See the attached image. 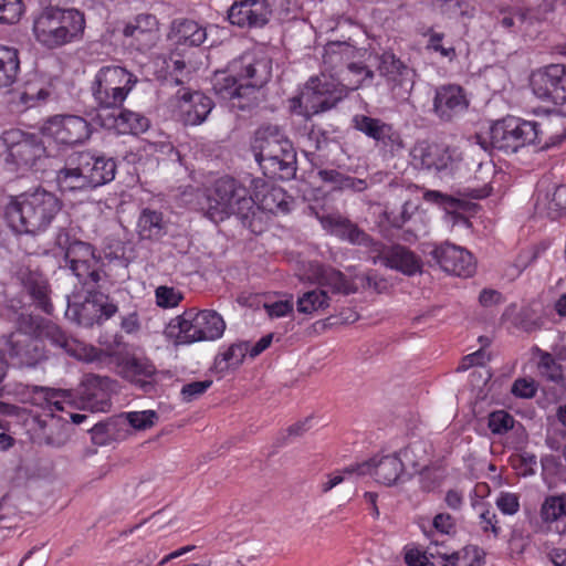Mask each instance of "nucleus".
<instances>
[{
  "label": "nucleus",
  "instance_id": "obj_1",
  "mask_svg": "<svg viewBox=\"0 0 566 566\" xmlns=\"http://www.w3.org/2000/svg\"><path fill=\"white\" fill-rule=\"evenodd\" d=\"M374 72L366 65L352 60L340 72L312 77L306 83L302 93L305 112L307 115L318 114L334 107L349 91L358 90L367 81L371 82Z\"/></svg>",
  "mask_w": 566,
  "mask_h": 566
},
{
  "label": "nucleus",
  "instance_id": "obj_2",
  "mask_svg": "<svg viewBox=\"0 0 566 566\" xmlns=\"http://www.w3.org/2000/svg\"><path fill=\"white\" fill-rule=\"evenodd\" d=\"M231 214L237 216L252 233L260 234L265 230L264 214L255 207L249 190L234 178L222 177L216 181L208 197L206 216L217 223Z\"/></svg>",
  "mask_w": 566,
  "mask_h": 566
},
{
  "label": "nucleus",
  "instance_id": "obj_3",
  "mask_svg": "<svg viewBox=\"0 0 566 566\" xmlns=\"http://www.w3.org/2000/svg\"><path fill=\"white\" fill-rule=\"evenodd\" d=\"M106 378L93 374H87L81 382L75 394L72 390L55 389L50 387H39L35 389L38 399H42L43 408L48 409L52 416L55 412H64L66 417L60 418L64 421L71 420L80 424L87 419L86 415L74 412L77 408H90L92 410L104 411L106 405Z\"/></svg>",
  "mask_w": 566,
  "mask_h": 566
},
{
  "label": "nucleus",
  "instance_id": "obj_4",
  "mask_svg": "<svg viewBox=\"0 0 566 566\" xmlns=\"http://www.w3.org/2000/svg\"><path fill=\"white\" fill-rule=\"evenodd\" d=\"M61 209L54 193L39 188L10 197L4 217L15 232L35 234L45 231Z\"/></svg>",
  "mask_w": 566,
  "mask_h": 566
},
{
  "label": "nucleus",
  "instance_id": "obj_5",
  "mask_svg": "<svg viewBox=\"0 0 566 566\" xmlns=\"http://www.w3.org/2000/svg\"><path fill=\"white\" fill-rule=\"evenodd\" d=\"M489 136L492 148L513 154L518 148L531 144L538 145L541 148L555 146L565 137V129L562 127L553 133V125L549 122L537 123L507 117L494 123Z\"/></svg>",
  "mask_w": 566,
  "mask_h": 566
},
{
  "label": "nucleus",
  "instance_id": "obj_6",
  "mask_svg": "<svg viewBox=\"0 0 566 566\" xmlns=\"http://www.w3.org/2000/svg\"><path fill=\"white\" fill-rule=\"evenodd\" d=\"M253 148L263 174L272 179L290 180L296 174V151L277 125L261 126Z\"/></svg>",
  "mask_w": 566,
  "mask_h": 566
},
{
  "label": "nucleus",
  "instance_id": "obj_7",
  "mask_svg": "<svg viewBox=\"0 0 566 566\" xmlns=\"http://www.w3.org/2000/svg\"><path fill=\"white\" fill-rule=\"evenodd\" d=\"M84 29V14L78 10L49 6L34 15L32 33L41 46L55 50L78 40Z\"/></svg>",
  "mask_w": 566,
  "mask_h": 566
},
{
  "label": "nucleus",
  "instance_id": "obj_8",
  "mask_svg": "<svg viewBox=\"0 0 566 566\" xmlns=\"http://www.w3.org/2000/svg\"><path fill=\"white\" fill-rule=\"evenodd\" d=\"M105 166L106 161L102 157L95 158L88 151L78 153L59 171V189L69 192L102 186L106 184Z\"/></svg>",
  "mask_w": 566,
  "mask_h": 566
},
{
  "label": "nucleus",
  "instance_id": "obj_9",
  "mask_svg": "<svg viewBox=\"0 0 566 566\" xmlns=\"http://www.w3.org/2000/svg\"><path fill=\"white\" fill-rule=\"evenodd\" d=\"M0 144L7 154V163L21 170L32 169L46 155L44 142L36 134L20 128L3 130Z\"/></svg>",
  "mask_w": 566,
  "mask_h": 566
},
{
  "label": "nucleus",
  "instance_id": "obj_10",
  "mask_svg": "<svg viewBox=\"0 0 566 566\" xmlns=\"http://www.w3.org/2000/svg\"><path fill=\"white\" fill-rule=\"evenodd\" d=\"M171 327L179 329L180 343H195L200 340H214L223 335L226 323L220 314L212 310L195 312L186 311L175 318Z\"/></svg>",
  "mask_w": 566,
  "mask_h": 566
},
{
  "label": "nucleus",
  "instance_id": "obj_11",
  "mask_svg": "<svg viewBox=\"0 0 566 566\" xmlns=\"http://www.w3.org/2000/svg\"><path fill=\"white\" fill-rule=\"evenodd\" d=\"M230 71L239 75L248 101L255 105V93L272 77V60L264 55L245 53L230 62Z\"/></svg>",
  "mask_w": 566,
  "mask_h": 566
},
{
  "label": "nucleus",
  "instance_id": "obj_12",
  "mask_svg": "<svg viewBox=\"0 0 566 566\" xmlns=\"http://www.w3.org/2000/svg\"><path fill=\"white\" fill-rule=\"evenodd\" d=\"M40 133L49 144L71 147L87 139L91 129L90 124L81 116L55 115L43 123Z\"/></svg>",
  "mask_w": 566,
  "mask_h": 566
},
{
  "label": "nucleus",
  "instance_id": "obj_13",
  "mask_svg": "<svg viewBox=\"0 0 566 566\" xmlns=\"http://www.w3.org/2000/svg\"><path fill=\"white\" fill-rule=\"evenodd\" d=\"M374 65L397 101L408 99L415 84V72L391 52L375 54Z\"/></svg>",
  "mask_w": 566,
  "mask_h": 566
},
{
  "label": "nucleus",
  "instance_id": "obj_14",
  "mask_svg": "<svg viewBox=\"0 0 566 566\" xmlns=\"http://www.w3.org/2000/svg\"><path fill=\"white\" fill-rule=\"evenodd\" d=\"M65 260L78 283L83 286H97L104 264L101 258L95 255L91 244L78 240L69 243L65 248Z\"/></svg>",
  "mask_w": 566,
  "mask_h": 566
},
{
  "label": "nucleus",
  "instance_id": "obj_15",
  "mask_svg": "<svg viewBox=\"0 0 566 566\" xmlns=\"http://www.w3.org/2000/svg\"><path fill=\"white\" fill-rule=\"evenodd\" d=\"M533 94L543 102L566 104V66L551 64L534 71L530 78Z\"/></svg>",
  "mask_w": 566,
  "mask_h": 566
},
{
  "label": "nucleus",
  "instance_id": "obj_16",
  "mask_svg": "<svg viewBox=\"0 0 566 566\" xmlns=\"http://www.w3.org/2000/svg\"><path fill=\"white\" fill-rule=\"evenodd\" d=\"M108 366L129 381H139L138 377L148 378L156 373L154 364L147 358H137L132 354L118 335L114 336V347H108Z\"/></svg>",
  "mask_w": 566,
  "mask_h": 566
},
{
  "label": "nucleus",
  "instance_id": "obj_17",
  "mask_svg": "<svg viewBox=\"0 0 566 566\" xmlns=\"http://www.w3.org/2000/svg\"><path fill=\"white\" fill-rule=\"evenodd\" d=\"M4 352L14 367H33L45 356L43 340L20 329L3 336Z\"/></svg>",
  "mask_w": 566,
  "mask_h": 566
},
{
  "label": "nucleus",
  "instance_id": "obj_18",
  "mask_svg": "<svg viewBox=\"0 0 566 566\" xmlns=\"http://www.w3.org/2000/svg\"><path fill=\"white\" fill-rule=\"evenodd\" d=\"M171 102L179 109L180 120L185 125H200L214 107L213 101L198 91L180 88L176 92Z\"/></svg>",
  "mask_w": 566,
  "mask_h": 566
},
{
  "label": "nucleus",
  "instance_id": "obj_19",
  "mask_svg": "<svg viewBox=\"0 0 566 566\" xmlns=\"http://www.w3.org/2000/svg\"><path fill=\"white\" fill-rule=\"evenodd\" d=\"M353 126L369 138H373L380 148L390 153L391 156L403 148L400 134L394 129L392 125L379 118L357 114L353 117Z\"/></svg>",
  "mask_w": 566,
  "mask_h": 566
},
{
  "label": "nucleus",
  "instance_id": "obj_20",
  "mask_svg": "<svg viewBox=\"0 0 566 566\" xmlns=\"http://www.w3.org/2000/svg\"><path fill=\"white\" fill-rule=\"evenodd\" d=\"M307 280L327 290V295L347 296L357 292L355 282L339 270L319 262H310L305 272Z\"/></svg>",
  "mask_w": 566,
  "mask_h": 566
},
{
  "label": "nucleus",
  "instance_id": "obj_21",
  "mask_svg": "<svg viewBox=\"0 0 566 566\" xmlns=\"http://www.w3.org/2000/svg\"><path fill=\"white\" fill-rule=\"evenodd\" d=\"M97 287H99L98 284ZM83 289L87 295L80 304L69 303L66 316L85 327L99 325L106 315V296L96 286L86 285Z\"/></svg>",
  "mask_w": 566,
  "mask_h": 566
},
{
  "label": "nucleus",
  "instance_id": "obj_22",
  "mask_svg": "<svg viewBox=\"0 0 566 566\" xmlns=\"http://www.w3.org/2000/svg\"><path fill=\"white\" fill-rule=\"evenodd\" d=\"M429 254L448 273L467 277L475 271L473 255L468 250L449 242L436 245Z\"/></svg>",
  "mask_w": 566,
  "mask_h": 566
},
{
  "label": "nucleus",
  "instance_id": "obj_23",
  "mask_svg": "<svg viewBox=\"0 0 566 566\" xmlns=\"http://www.w3.org/2000/svg\"><path fill=\"white\" fill-rule=\"evenodd\" d=\"M117 31H122L125 38H130V45L140 52L149 51L159 40L158 21L153 14H139L122 29L115 25L112 33L115 34Z\"/></svg>",
  "mask_w": 566,
  "mask_h": 566
},
{
  "label": "nucleus",
  "instance_id": "obj_24",
  "mask_svg": "<svg viewBox=\"0 0 566 566\" xmlns=\"http://www.w3.org/2000/svg\"><path fill=\"white\" fill-rule=\"evenodd\" d=\"M469 99L459 85H443L437 88L433 112L443 122H451L467 112Z\"/></svg>",
  "mask_w": 566,
  "mask_h": 566
},
{
  "label": "nucleus",
  "instance_id": "obj_25",
  "mask_svg": "<svg viewBox=\"0 0 566 566\" xmlns=\"http://www.w3.org/2000/svg\"><path fill=\"white\" fill-rule=\"evenodd\" d=\"M413 160L423 169L449 174L454 160L449 147L441 144L419 143L412 150Z\"/></svg>",
  "mask_w": 566,
  "mask_h": 566
},
{
  "label": "nucleus",
  "instance_id": "obj_26",
  "mask_svg": "<svg viewBox=\"0 0 566 566\" xmlns=\"http://www.w3.org/2000/svg\"><path fill=\"white\" fill-rule=\"evenodd\" d=\"M228 19L240 28H261L270 20V9L264 0H243L230 7Z\"/></svg>",
  "mask_w": 566,
  "mask_h": 566
},
{
  "label": "nucleus",
  "instance_id": "obj_27",
  "mask_svg": "<svg viewBox=\"0 0 566 566\" xmlns=\"http://www.w3.org/2000/svg\"><path fill=\"white\" fill-rule=\"evenodd\" d=\"M212 87L221 98L231 101L233 108L245 111L253 107V103L248 101L239 75L230 71V64L226 70L214 73Z\"/></svg>",
  "mask_w": 566,
  "mask_h": 566
},
{
  "label": "nucleus",
  "instance_id": "obj_28",
  "mask_svg": "<svg viewBox=\"0 0 566 566\" xmlns=\"http://www.w3.org/2000/svg\"><path fill=\"white\" fill-rule=\"evenodd\" d=\"M412 447H408L399 452V454H388L380 458H374L366 463L370 464L369 472L373 474L378 483L384 485L395 484L403 473L402 458L409 460L410 454H413Z\"/></svg>",
  "mask_w": 566,
  "mask_h": 566
},
{
  "label": "nucleus",
  "instance_id": "obj_29",
  "mask_svg": "<svg viewBox=\"0 0 566 566\" xmlns=\"http://www.w3.org/2000/svg\"><path fill=\"white\" fill-rule=\"evenodd\" d=\"M378 258L385 266L407 276L422 272V261L420 256L401 244L385 248Z\"/></svg>",
  "mask_w": 566,
  "mask_h": 566
},
{
  "label": "nucleus",
  "instance_id": "obj_30",
  "mask_svg": "<svg viewBox=\"0 0 566 566\" xmlns=\"http://www.w3.org/2000/svg\"><path fill=\"white\" fill-rule=\"evenodd\" d=\"M319 220L324 229L352 244L370 247L374 243L371 237L348 218L329 214L322 217Z\"/></svg>",
  "mask_w": 566,
  "mask_h": 566
},
{
  "label": "nucleus",
  "instance_id": "obj_31",
  "mask_svg": "<svg viewBox=\"0 0 566 566\" xmlns=\"http://www.w3.org/2000/svg\"><path fill=\"white\" fill-rule=\"evenodd\" d=\"M43 336L53 345L64 349L67 354L85 361H95L101 358L102 352L91 346L86 347L76 343L55 324H46L42 331Z\"/></svg>",
  "mask_w": 566,
  "mask_h": 566
},
{
  "label": "nucleus",
  "instance_id": "obj_32",
  "mask_svg": "<svg viewBox=\"0 0 566 566\" xmlns=\"http://www.w3.org/2000/svg\"><path fill=\"white\" fill-rule=\"evenodd\" d=\"M363 55V51L357 49L349 41H329L324 46L323 53V67L322 73L328 72L329 75L334 74V78L337 72L348 64L352 60Z\"/></svg>",
  "mask_w": 566,
  "mask_h": 566
},
{
  "label": "nucleus",
  "instance_id": "obj_33",
  "mask_svg": "<svg viewBox=\"0 0 566 566\" xmlns=\"http://www.w3.org/2000/svg\"><path fill=\"white\" fill-rule=\"evenodd\" d=\"M254 185V201L255 207L264 214V222L266 223V213L269 212H287L290 210L289 202L285 199V192L281 188L269 187L264 180L255 179Z\"/></svg>",
  "mask_w": 566,
  "mask_h": 566
},
{
  "label": "nucleus",
  "instance_id": "obj_34",
  "mask_svg": "<svg viewBox=\"0 0 566 566\" xmlns=\"http://www.w3.org/2000/svg\"><path fill=\"white\" fill-rule=\"evenodd\" d=\"M108 108L113 109L108 113V119L113 118V128L117 134L138 135L145 133L149 127L148 118L139 113L127 109L120 111L109 104Z\"/></svg>",
  "mask_w": 566,
  "mask_h": 566
},
{
  "label": "nucleus",
  "instance_id": "obj_35",
  "mask_svg": "<svg viewBox=\"0 0 566 566\" xmlns=\"http://www.w3.org/2000/svg\"><path fill=\"white\" fill-rule=\"evenodd\" d=\"M137 77L122 66H108V85L112 87V105L119 106L137 83Z\"/></svg>",
  "mask_w": 566,
  "mask_h": 566
},
{
  "label": "nucleus",
  "instance_id": "obj_36",
  "mask_svg": "<svg viewBox=\"0 0 566 566\" xmlns=\"http://www.w3.org/2000/svg\"><path fill=\"white\" fill-rule=\"evenodd\" d=\"M495 175V166L492 161L481 163L470 185L463 189V195L473 199H483L491 193L492 179Z\"/></svg>",
  "mask_w": 566,
  "mask_h": 566
},
{
  "label": "nucleus",
  "instance_id": "obj_37",
  "mask_svg": "<svg viewBox=\"0 0 566 566\" xmlns=\"http://www.w3.org/2000/svg\"><path fill=\"white\" fill-rule=\"evenodd\" d=\"M22 283L36 306L46 314H52L53 305L49 298V285L43 275L29 272L22 276Z\"/></svg>",
  "mask_w": 566,
  "mask_h": 566
},
{
  "label": "nucleus",
  "instance_id": "obj_38",
  "mask_svg": "<svg viewBox=\"0 0 566 566\" xmlns=\"http://www.w3.org/2000/svg\"><path fill=\"white\" fill-rule=\"evenodd\" d=\"M20 72V54L13 46L0 44V88L15 83Z\"/></svg>",
  "mask_w": 566,
  "mask_h": 566
},
{
  "label": "nucleus",
  "instance_id": "obj_39",
  "mask_svg": "<svg viewBox=\"0 0 566 566\" xmlns=\"http://www.w3.org/2000/svg\"><path fill=\"white\" fill-rule=\"evenodd\" d=\"M174 36L176 43L188 46H199L207 39L206 29L193 20H180L174 22Z\"/></svg>",
  "mask_w": 566,
  "mask_h": 566
},
{
  "label": "nucleus",
  "instance_id": "obj_40",
  "mask_svg": "<svg viewBox=\"0 0 566 566\" xmlns=\"http://www.w3.org/2000/svg\"><path fill=\"white\" fill-rule=\"evenodd\" d=\"M331 295H327V290L317 289L304 292L298 296L296 306L297 311L303 314H313L321 310H325L331 304Z\"/></svg>",
  "mask_w": 566,
  "mask_h": 566
},
{
  "label": "nucleus",
  "instance_id": "obj_41",
  "mask_svg": "<svg viewBox=\"0 0 566 566\" xmlns=\"http://www.w3.org/2000/svg\"><path fill=\"white\" fill-rule=\"evenodd\" d=\"M249 353V343L242 342L231 345L224 353L218 355L214 359V368L219 373H224L230 368L239 367Z\"/></svg>",
  "mask_w": 566,
  "mask_h": 566
},
{
  "label": "nucleus",
  "instance_id": "obj_42",
  "mask_svg": "<svg viewBox=\"0 0 566 566\" xmlns=\"http://www.w3.org/2000/svg\"><path fill=\"white\" fill-rule=\"evenodd\" d=\"M157 418V413L153 410L129 412L127 413L126 419H124L123 416L109 419L108 430L111 429V427L116 428L120 424H126V420L132 428L145 430L147 428L153 427Z\"/></svg>",
  "mask_w": 566,
  "mask_h": 566
},
{
  "label": "nucleus",
  "instance_id": "obj_43",
  "mask_svg": "<svg viewBox=\"0 0 566 566\" xmlns=\"http://www.w3.org/2000/svg\"><path fill=\"white\" fill-rule=\"evenodd\" d=\"M138 230L143 239L160 237L164 230L161 213L150 209H145L138 220Z\"/></svg>",
  "mask_w": 566,
  "mask_h": 566
},
{
  "label": "nucleus",
  "instance_id": "obj_44",
  "mask_svg": "<svg viewBox=\"0 0 566 566\" xmlns=\"http://www.w3.org/2000/svg\"><path fill=\"white\" fill-rule=\"evenodd\" d=\"M430 555L432 557L438 555L442 559L447 560L448 564L444 566H480L481 560L475 547H465L461 552H454L452 554L437 549L436 552H431Z\"/></svg>",
  "mask_w": 566,
  "mask_h": 566
},
{
  "label": "nucleus",
  "instance_id": "obj_45",
  "mask_svg": "<svg viewBox=\"0 0 566 566\" xmlns=\"http://www.w3.org/2000/svg\"><path fill=\"white\" fill-rule=\"evenodd\" d=\"M538 355L537 368L547 380L560 382L564 380L563 369L552 353L536 348Z\"/></svg>",
  "mask_w": 566,
  "mask_h": 566
},
{
  "label": "nucleus",
  "instance_id": "obj_46",
  "mask_svg": "<svg viewBox=\"0 0 566 566\" xmlns=\"http://www.w3.org/2000/svg\"><path fill=\"white\" fill-rule=\"evenodd\" d=\"M541 517L544 522H555L566 517L565 494L547 496L541 506Z\"/></svg>",
  "mask_w": 566,
  "mask_h": 566
},
{
  "label": "nucleus",
  "instance_id": "obj_47",
  "mask_svg": "<svg viewBox=\"0 0 566 566\" xmlns=\"http://www.w3.org/2000/svg\"><path fill=\"white\" fill-rule=\"evenodd\" d=\"M369 469L370 464L360 463L345 468L343 471L328 474L327 480L321 484V490L323 493H328L332 489L344 482L346 480V475H366V473L369 472Z\"/></svg>",
  "mask_w": 566,
  "mask_h": 566
},
{
  "label": "nucleus",
  "instance_id": "obj_48",
  "mask_svg": "<svg viewBox=\"0 0 566 566\" xmlns=\"http://www.w3.org/2000/svg\"><path fill=\"white\" fill-rule=\"evenodd\" d=\"M514 417L505 410L492 411L488 417V427L493 434L502 436L514 428Z\"/></svg>",
  "mask_w": 566,
  "mask_h": 566
},
{
  "label": "nucleus",
  "instance_id": "obj_49",
  "mask_svg": "<svg viewBox=\"0 0 566 566\" xmlns=\"http://www.w3.org/2000/svg\"><path fill=\"white\" fill-rule=\"evenodd\" d=\"M24 11L22 0H0V23H17Z\"/></svg>",
  "mask_w": 566,
  "mask_h": 566
},
{
  "label": "nucleus",
  "instance_id": "obj_50",
  "mask_svg": "<svg viewBox=\"0 0 566 566\" xmlns=\"http://www.w3.org/2000/svg\"><path fill=\"white\" fill-rule=\"evenodd\" d=\"M156 303L159 307L169 308L177 306L182 300V294L169 286H158L155 291Z\"/></svg>",
  "mask_w": 566,
  "mask_h": 566
},
{
  "label": "nucleus",
  "instance_id": "obj_51",
  "mask_svg": "<svg viewBox=\"0 0 566 566\" xmlns=\"http://www.w3.org/2000/svg\"><path fill=\"white\" fill-rule=\"evenodd\" d=\"M212 385V380L192 381L181 388L180 395L185 402H191L202 396Z\"/></svg>",
  "mask_w": 566,
  "mask_h": 566
},
{
  "label": "nucleus",
  "instance_id": "obj_52",
  "mask_svg": "<svg viewBox=\"0 0 566 566\" xmlns=\"http://www.w3.org/2000/svg\"><path fill=\"white\" fill-rule=\"evenodd\" d=\"M497 22L507 30H512L515 25H522L526 20V13L522 10H502Z\"/></svg>",
  "mask_w": 566,
  "mask_h": 566
},
{
  "label": "nucleus",
  "instance_id": "obj_53",
  "mask_svg": "<svg viewBox=\"0 0 566 566\" xmlns=\"http://www.w3.org/2000/svg\"><path fill=\"white\" fill-rule=\"evenodd\" d=\"M496 506L503 514L513 515L520 509L518 496L514 493L503 492L496 499Z\"/></svg>",
  "mask_w": 566,
  "mask_h": 566
},
{
  "label": "nucleus",
  "instance_id": "obj_54",
  "mask_svg": "<svg viewBox=\"0 0 566 566\" xmlns=\"http://www.w3.org/2000/svg\"><path fill=\"white\" fill-rule=\"evenodd\" d=\"M319 179L325 184H329L333 189L345 190L347 175L335 169H322L317 172Z\"/></svg>",
  "mask_w": 566,
  "mask_h": 566
},
{
  "label": "nucleus",
  "instance_id": "obj_55",
  "mask_svg": "<svg viewBox=\"0 0 566 566\" xmlns=\"http://www.w3.org/2000/svg\"><path fill=\"white\" fill-rule=\"evenodd\" d=\"M511 392L515 397L528 399L535 396L536 387L533 380L518 378L513 382Z\"/></svg>",
  "mask_w": 566,
  "mask_h": 566
},
{
  "label": "nucleus",
  "instance_id": "obj_56",
  "mask_svg": "<svg viewBox=\"0 0 566 566\" xmlns=\"http://www.w3.org/2000/svg\"><path fill=\"white\" fill-rule=\"evenodd\" d=\"M106 81V67L103 66L98 70L95 75V78L92 83V92L95 99L98 102L101 107H104L106 104V90H103V84Z\"/></svg>",
  "mask_w": 566,
  "mask_h": 566
},
{
  "label": "nucleus",
  "instance_id": "obj_57",
  "mask_svg": "<svg viewBox=\"0 0 566 566\" xmlns=\"http://www.w3.org/2000/svg\"><path fill=\"white\" fill-rule=\"evenodd\" d=\"M443 39L442 33H433L430 35L427 49L433 50L436 52H439L442 56L448 57L450 61L453 60L455 56V50L454 48H444L441 42Z\"/></svg>",
  "mask_w": 566,
  "mask_h": 566
},
{
  "label": "nucleus",
  "instance_id": "obj_58",
  "mask_svg": "<svg viewBox=\"0 0 566 566\" xmlns=\"http://www.w3.org/2000/svg\"><path fill=\"white\" fill-rule=\"evenodd\" d=\"M49 96V92L45 88H39L38 91H33L31 86H29L21 95V102L25 104L28 107L35 106L36 102H43Z\"/></svg>",
  "mask_w": 566,
  "mask_h": 566
},
{
  "label": "nucleus",
  "instance_id": "obj_59",
  "mask_svg": "<svg viewBox=\"0 0 566 566\" xmlns=\"http://www.w3.org/2000/svg\"><path fill=\"white\" fill-rule=\"evenodd\" d=\"M427 201L437 203L446 209L457 207L458 200L439 191L429 190L424 193Z\"/></svg>",
  "mask_w": 566,
  "mask_h": 566
},
{
  "label": "nucleus",
  "instance_id": "obj_60",
  "mask_svg": "<svg viewBox=\"0 0 566 566\" xmlns=\"http://www.w3.org/2000/svg\"><path fill=\"white\" fill-rule=\"evenodd\" d=\"M549 209L555 212L566 211V185L556 187L549 200Z\"/></svg>",
  "mask_w": 566,
  "mask_h": 566
},
{
  "label": "nucleus",
  "instance_id": "obj_61",
  "mask_svg": "<svg viewBox=\"0 0 566 566\" xmlns=\"http://www.w3.org/2000/svg\"><path fill=\"white\" fill-rule=\"evenodd\" d=\"M454 518L448 513H440L433 518V526L443 534H450L454 530Z\"/></svg>",
  "mask_w": 566,
  "mask_h": 566
},
{
  "label": "nucleus",
  "instance_id": "obj_62",
  "mask_svg": "<svg viewBox=\"0 0 566 566\" xmlns=\"http://www.w3.org/2000/svg\"><path fill=\"white\" fill-rule=\"evenodd\" d=\"M480 518L483 531H492L495 536L499 534L500 528L497 527L496 514L493 511L489 509L484 510L480 514Z\"/></svg>",
  "mask_w": 566,
  "mask_h": 566
},
{
  "label": "nucleus",
  "instance_id": "obj_63",
  "mask_svg": "<svg viewBox=\"0 0 566 566\" xmlns=\"http://www.w3.org/2000/svg\"><path fill=\"white\" fill-rule=\"evenodd\" d=\"M266 312L271 317H282L293 310V304L289 301H279L265 305Z\"/></svg>",
  "mask_w": 566,
  "mask_h": 566
},
{
  "label": "nucleus",
  "instance_id": "obj_64",
  "mask_svg": "<svg viewBox=\"0 0 566 566\" xmlns=\"http://www.w3.org/2000/svg\"><path fill=\"white\" fill-rule=\"evenodd\" d=\"M120 328L126 334H135L139 331L140 324L136 312L123 316L120 319Z\"/></svg>",
  "mask_w": 566,
  "mask_h": 566
}]
</instances>
